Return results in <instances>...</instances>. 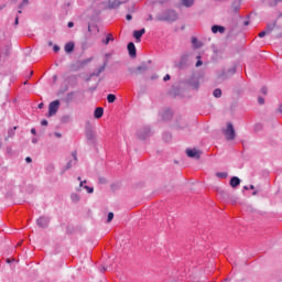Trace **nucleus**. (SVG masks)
I'll return each instance as SVG.
<instances>
[{
	"mask_svg": "<svg viewBox=\"0 0 282 282\" xmlns=\"http://www.w3.org/2000/svg\"><path fill=\"white\" fill-rule=\"evenodd\" d=\"M180 19V15L175 10H165L156 15V21H166L167 23H173Z\"/></svg>",
	"mask_w": 282,
	"mask_h": 282,
	"instance_id": "1",
	"label": "nucleus"
},
{
	"mask_svg": "<svg viewBox=\"0 0 282 282\" xmlns=\"http://www.w3.org/2000/svg\"><path fill=\"white\" fill-rule=\"evenodd\" d=\"M77 180H78V182H79V186H77V187L75 188L76 193H82V192H83V188H84V191H86V193H88L89 195H91V193H94V187L86 185V184H87V181H85V180L83 181V178H80V176L77 177Z\"/></svg>",
	"mask_w": 282,
	"mask_h": 282,
	"instance_id": "2",
	"label": "nucleus"
},
{
	"mask_svg": "<svg viewBox=\"0 0 282 282\" xmlns=\"http://www.w3.org/2000/svg\"><path fill=\"white\" fill-rule=\"evenodd\" d=\"M226 140H235V127L232 123H227V128L224 130Z\"/></svg>",
	"mask_w": 282,
	"mask_h": 282,
	"instance_id": "3",
	"label": "nucleus"
},
{
	"mask_svg": "<svg viewBox=\"0 0 282 282\" xmlns=\"http://www.w3.org/2000/svg\"><path fill=\"white\" fill-rule=\"evenodd\" d=\"M59 107H61V101L58 100L52 101L48 106V117L52 118V116H56V111H58Z\"/></svg>",
	"mask_w": 282,
	"mask_h": 282,
	"instance_id": "4",
	"label": "nucleus"
},
{
	"mask_svg": "<svg viewBox=\"0 0 282 282\" xmlns=\"http://www.w3.org/2000/svg\"><path fill=\"white\" fill-rule=\"evenodd\" d=\"M186 155H187V158H193L194 160H199V158L202 155V151H199L197 149H187Z\"/></svg>",
	"mask_w": 282,
	"mask_h": 282,
	"instance_id": "5",
	"label": "nucleus"
},
{
	"mask_svg": "<svg viewBox=\"0 0 282 282\" xmlns=\"http://www.w3.org/2000/svg\"><path fill=\"white\" fill-rule=\"evenodd\" d=\"M122 2L120 0H108L107 3L104 4V8H109V10H113L116 8H120Z\"/></svg>",
	"mask_w": 282,
	"mask_h": 282,
	"instance_id": "6",
	"label": "nucleus"
},
{
	"mask_svg": "<svg viewBox=\"0 0 282 282\" xmlns=\"http://www.w3.org/2000/svg\"><path fill=\"white\" fill-rule=\"evenodd\" d=\"M78 162V158L76 156V152L72 153V159L67 162L65 166V171H69L73 166H76V163Z\"/></svg>",
	"mask_w": 282,
	"mask_h": 282,
	"instance_id": "7",
	"label": "nucleus"
},
{
	"mask_svg": "<svg viewBox=\"0 0 282 282\" xmlns=\"http://www.w3.org/2000/svg\"><path fill=\"white\" fill-rule=\"evenodd\" d=\"M86 140L88 144H96V133L91 130L86 132Z\"/></svg>",
	"mask_w": 282,
	"mask_h": 282,
	"instance_id": "8",
	"label": "nucleus"
},
{
	"mask_svg": "<svg viewBox=\"0 0 282 282\" xmlns=\"http://www.w3.org/2000/svg\"><path fill=\"white\" fill-rule=\"evenodd\" d=\"M128 52H129V55L131 56V58H135V56H137L135 44L133 42H130L128 44Z\"/></svg>",
	"mask_w": 282,
	"mask_h": 282,
	"instance_id": "9",
	"label": "nucleus"
},
{
	"mask_svg": "<svg viewBox=\"0 0 282 282\" xmlns=\"http://www.w3.org/2000/svg\"><path fill=\"white\" fill-rule=\"evenodd\" d=\"M50 223V219L47 217H40L36 220L37 226H40V228H45V226H47V224Z\"/></svg>",
	"mask_w": 282,
	"mask_h": 282,
	"instance_id": "10",
	"label": "nucleus"
},
{
	"mask_svg": "<svg viewBox=\"0 0 282 282\" xmlns=\"http://www.w3.org/2000/svg\"><path fill=\"white\" fill-rule=\"evenodd\" d=\"M212 32H213V34H217V32H219L220 34H224L226 32V28H224L221 25H213Z\"/></svg>",
	"mask_w": 282,
	"mask_h": 282,
	"instance_id": "11",
	"label": "nucleus"
},
{
	"mask_svg": "<svg viewBox=\"0 0 282 282\" xmlns=\"http://www.w3.org/2000/svg\"><path fill=\"white\" fill-rule=\"evenodd\" d=\"M239 184H241V180L237 176H232L230 180V187L237 188V186H239Z\"/></svg>",
	"mask_w": 282,
	"mask_h": 282,
	"instance_id": "12",
	"label": "nucleus"
},
{
	"mask_svg": "<svg viewBox=\"0 0 282 282\" xmlns=\"http://www.w3.org/2000/svg\"><path fill=\"white\" fill-rule=\"evenodd\" d=\"M192 45L195 47V50H199V47L204 46V43L202 41H198L197 37H192Z\"/></svg>",
	"mask_w": 282,
	"mask_h": 282,
	"instance_id": "13",
	"label": "nucleus"
},
{
	"mask_svg": "<svg viewBox=\"0 0 282 282\" xmlns=\"http://www.w3.org/2000/svg\"><path fill=\"white\" fill-rule=\"evenodd\" d=\"M189 87H192V89H195L197 91V89H199V79L192 78L189 80Z\"/></svg>",
	"mask_w": 282,
	"mask_h": 282,
	"instance_id": "14",
	"label": "nucleus"
},
{
	"mask_svg": "<svg viewBox=\"0 0 282 282\" xmlns=\"http://www.w3.org/2000/svg\"><path fill=\"white\" fill-rule=\"evenodd\" d=\"M147 32V30L141 29L139 31H134L133 32V36L137 41H140V39H142V35Z\"/></svg>",
	"mask_w": 282,
	"mask_h": 282,
	"instance_id": "15",
	"label": "nucleus"
},
{
	"mask_svg": "<svg viewBox=\"0 0 282 282\" xmlns=\"http://www.w3.org/2000/svg\"><path fill=\"white\" fill-rule=\"evenodd\" d=\"M70 202L73 204H78V202H80V194L78 193H72L70 194Z\"/></svg>",
	"mask_w": 282,
	"mask_h": 282,
	"instance_id": "16",
	"label": "nucleus"
},
{
	"mask_svg": "<svg viewBox=\"0 0 282 282\" xmlns=\"http://www.w3.org/2000/svg\"><path fill=\"white\" fill-rule=\"evenodd\" d=\"M64 50L66 54H70V52H74V42L66 43Z\"/></svg>",
	"mask_w": 282,
	"mask_h": 282,
	"instance_id": "17",
	"label": "nucleus"
},
{
	"mask_svg": "<svg viewBox=\"0 0 282 282\" xmlns=\"http://www.w3.org/2000/svg\"><path fill=\"white\" fill-rule=\"evenodd\" d=\"M105 113V109L98 107L95 109V112H94V117L98 119H100L101 116H104Z\"/></svg>",
	"mask_w": 282,
	"mask_h": 282,
	"instance_id": "18",
	"label": "nucleus"
},
{
	"mask_svg": "<svg viewBox=\"0 0 282 282\" xmlns=\"http://www.w3.org/2000/svg\"><path fill=\"white\" fill-rule=\"evenodd\" d=\"M28 6H30V0H22V2L19 4V14H21V10H23V8H28Z\"/></svg>",
	"mask_w": 282,
	"mask_h": 282,
	"instance_id": "19",
	"label": "nucleus"
},
{
	"mask_svg": "<svg viewBox=\"0 0 282 282\" xmlns=\"http://www.w3.org/2000/svg\"><path fill=\"white\" fill-rule=\"evenodd\" d=\"M182 3L185 8H192V6L195 3V0H182Z\"/></svg>",
	"mask_w": 282,
	"mask_h": 282,
	"instance_id": "20",
	"label": "nucleus"
},
{
	"mask_svg": "<svg viewBox=\"0 0 282 282\" xmlns=\"http://www.w3.org/2000/svg\"><path fill=\"white\" fill-rule=\"evenodd\" d=\"M186 61H188V55H182L181 56V62L178 64V67H184V65H186Z\"/></svg>",
	"mask_w": 282,
	"mask_h": 282,
	"instance_id": "21",
	"label": "nucleus"
},
{
	"mask_svg": "<svg viewBox=\"0 0 282 282\" xmlns=\"http://www.w3.org/2000/svg\"><path fill=\"white\" fill-rule=\"evenodd\" d=\"M216 177H219V180H226V177H228V173L227 172H217Z\"/></svg>",
	"mask_w": 282,
	"mask_h": 282,
	"instance_id": "22",
	"label": "nucleus"
},
{
	"mask_svg": "<svg viewBox=\"0 0 282 282\" xmlns=\"http://www.w3.org/2000/svg\"><path fill=\"white\" fill-rule=\"evenodd\" d=\"M113 41V35H111V33H109L106 37V40L102 41L104 45H109V42Z\"/></svg>",
	"mask_w": 282,
	"mask_h": 282,
	"instance_id": "23",
	"label": "nucleus"
},
{
	"mask_svg": "<svg viewBox=\"0 0 282 282\" xmlns=\"http://www.w3.org/2000/svg\"><path fill=\"white\" fill-rule=\"evenodd\" d=\"M213 96L215 98H221V89L217 88L214 90Z\"/></svg>",
	"mask_w": 282,
	"mask_h": 282,
	"instance_id": "24",
	"label": "nucleus"
},
{
	"mask_svg": "<svg viewBox=\"0 0 282 282\" xmlns=\"http://www.w3.org/2000/svg\"><path fill=\"white\" fill-rule=\"evenodd\" d=\"M107 101L108 102H116V95H113V94H109L108 96H107Z\"/></svg>",
	"mask_w": 282,
	"mask_h": 282,
	"instance_id": "25",
	"label": "nucleus"
},
{
	"mask_svg": "<svg viewBox=\"0 0 282 282\" xmlns=\"http://www.w3.org/2000/svg\"><path fill=\"white\" fill-rule=\"evenodd\" d=\"M231 8H232L234 12H239L241 6L239 3H236V4L234 3Z\"/></svg>",
	"mask_w": 282,
	"mask_h": 282,
	"instance_id": "26",
	"label": "nucleus"
},
{
	"mask_svg": "<svg viewBox=\"0 0 282 282\" xmlns=\"http://www.w3.org/2000/svg\"><path fill=\"white\" fill-rule=\"evenodd\" d=\"M113 220V213H109L108 214V218H107V223L109 224V223H111Z\"/></svg>",
	"mask_w": 282,
	"mask_h": 282,
	"instance_id": "27",
	"label": "nucleus"
},
{
	"mask_svg": "<svg viewBox=\"0 0 282 282\" xmlns=\"http://www.w3.org/2000/svg\"><path fill=\"white\" fill-rule=\"evenodd\" d=\"M258 102H259V105H264L265 104V99H263V97H259L258 98Z\"/></svg>",
	"mask_w": 282,
	"mask_h": 282,
	"instance_id": "28",
	"label": "nucleus"
},
{
	"mask_svg": "<svg viewBox=\"0 0 282 282\" xmlns=\"http://www.w3.org/2000/svg\"><path fill=\"white\" fill-rule=\"evenodd\" d=\"M265 34H268V32L262 31V32L259 33V37H260V39H263V37L265 36Z\"/></svg>",
	"mask_w": 282,
	"mask_h": 282,
	"instance_id": "29",
	"label": "nucleus"
},
{
	"mask_svg": "<svg viewBox=\"0 0 282 282\" xmlns=\"http://www.w3.org/2000/svg\"><path fill=\"white\" fill-rule=\"evenodd\" d=\"M53 51H54V52H59V51H61V47H59L58 45H54V46H53Z\"/></svg>",
	"mask_w": 282,
	"mask_h": 282,
	"instance_id": "30",
	"label": "nucleus"
},
{
	"mask_svg": "<svg viewBox=\"0 0 282 282\" xmlns=\"http://www.w3.org/2000/svg\"><path fill=\"white\" fill-rule=\"evenodd\" d=\"M163 80L166 83V80H171V75H165L164 77H163Z\"/></svg>",
	"mask_w": 282,
	"mask_h": 282,
	"instance_id": "31",
	"label": "nucleus"
},
{
	"mask_svg": "<svg viewBox=\"0 0 282 282\" xmlns=\"http://www.w3.org/2000/svg\"><path fill=\"white\" fill-rule=\"evenodd\" d=\"M203 64H204V63H203L200 59H198V61L196 62V67H202Z\"/></svg>",
	"mask_w": 282,
	"mask_h": 282,
	"instance_id": "32",
	"label": "nucleus"
},
{
	"mask_svg": "<svg viewBox=\"0 0 282 282\" xmlns=\"http://www.w3.org/2000/svg\"><path fill=\"white\" fill-rule=\"evenodd\" d=\"M54 135L55 138H63V134H61V132H55Z\"/></svg>",
	"mask_w": 282,
	"mask_h": 282,
	"instance_id": "33",
	"label": "nucleus"
},
{
	"mask_svg": "<svg viewBox=\"0 0 282 282\" xmlns=\"http://www.w3.org/2000/svg\"><path fill=\"white\" fill-rule=\"evenodd\" d=\"M261 93L264 95L268 94V88H265V87L261 88Z\"/></svg>",
	"mask_w": 282,
	"mask_h": 282,
	"instance_id": "34",
	"label": "nucleus"
},
{
	"mask_svg": "<svg viewBox=\"0 0 282 282\" xmlns=\"http://www.w3.org/2000/svg\"><path fill=\"white\" fill-rule=\"evenodd\" d=\"M41 124L42 127H47V120H42Z\"/></svg>",
	"mask_w": 282,
	"mask_h": 282,
	"instance_id": "35",
	"label": "nucleus"
},
{
	"mask_svg": "<svg viewBox=\"0 0 282 282\" xmlns=\"http://www.w3.org/2000/svg\"><path fill=\"white\" fill-rule=\"evenodd\" d=\"M25 162H26L28 164L32 163V158L28 156V158L25 159Z\"/></svg>",
	"mask_w": 282,
	"mask_h": 282,
	"instance_id": "36",
	"label": "nucleus"
},
{
	"mask_svg": "<svg viewBox=\"0 0 282 282\" xmlns=\"http://www.w3.org/2000/svg\"><path fill=\"white\" fill-rule=\"evenodd\" d=\"M126 19H127V21H131V19H133V18L131 17V14H127Z\"/></svg>",
	"mask_w": 282,
	"mask_h": 282,
	"instance_id": "37",
	"label": "nucleus"
},
{
	"mask_svg": "<svg viewBox=\"0 0 282 282\" xmlns=\"http://www.w3.org/2000/svg\"><path fill=\"white\" fill-rule=\"evenodd\" d=\"M31 133H32L33 135H36V129H35V128H32V129H31Z\"/></svg>",
	"mask_w": 282,
	"mask_h": 282,
	"instance_id": "38",
	"label": "nucleus"
},
{
	"mask_svg": "<svg viewBox=\"0 0 282 282\" xmlns=\"http://www.w3.org/2000/svg\"><path fill=\"white\" fill-rule=\"evenodd\" d=\"M102 72H105V65L99 68L98 74H100V73H102Z\"/></svg>",
	"mask_w": 282,
	"mask_h": 282,
	"instance_id": "39",
	"label": "nucleus"
},
{
	"mask_svg": "<svg viewBox=\"0 0 282 282\" xmlns=\"http://www.w3.org/2000/svg\"><path fill=\"white\" fill-rule=\"evenodd\" d=\"M100 184H106L107 181L105 178H99Z\"/></svg>",
	"mask_w": 282,
	"mask_h": 282,
	"instance_id": "40",
	"label": "nucleus"
},
{
	"mask_svg": "<svg viewBox=\"0 0 282 282\" xmlns=\"http://www.w3.org/2000/svg\"><path fill=\"white\" fill-rule=\"evenodd\" d=\"M142 69H147V67H144V66H139V67H138V70H139V72H142Z\"/></svg>",
	"mask_w": 282,
	"mask_h": 282,
	"instance_id": "41",
	"label": "nucleus"
},
{
	"mask_svg": "<svg viewBox=\"0 0 282 282\" xmlns=\"http://www.w3.org/2000/svg\"><path fill=\"white\" fill-rule=\"evenodd\" d=\"M36 142H39V139L33 138V139H32V143H33V144H36Z\"/></svg>",
	"mask_w": 282,
	"mask_h": 282,
	"instance_id": "42",
	"label": "nucleus"
},
{
	"mask_svg": "<svg viewBox=\"0 0 282 282\" xmlns=\"http://www.w3.org/2000/svg\"><path fill=\"white\" fill-rule=\"evenodd\" d=\"M147 21H153V15L150 14V15L148 17Z\"/></svg>",
	"mask_w": 282,
	"mask_h": 282,
	"instance_id": "43",
	"label": "nucleus"
},
{
	"mask_svg": "<svg viewBox=\"0 0 282 282\" xmlns=\"http://www.w3.org/2000/svg\"><path fill=\"white\" fill-rule=\"evenodd\" d=\"M74 26V22H68V28H73Z\"/></svg>",
	"mask_w": 282,
	"mask_h": 282,
	"instance_id": "44",
	"label": "nucleus"
},
{
	"mask_svg": "<svg viewBox=\"0 0 282 282\" xmlns=\"http://www.w3.org/2000/svg\"><path fill=\"white\" fill-rule=\"evenodd\" d=\"M15 25H19V18H15Z\"/></svg>",
	"mask_w": 282,
	"mask_h": 282,
	"instance_id": "45",
	"label": "nucleus"
},
{
	"mask_svg": "<svg viewBox=\"0 0 282 282\" xmlns=\"http://www.w3.org/2000/svg\"><path fill=\"white\" fill-rule=\"evenodd\" d=\"M39 109H43V104H39Z\"/></svg>",
	"mask_w": 282,
	"mask_h": 282,
	"instance_id": "46",
	"label": "nucleus"
},
{
	"mask_svg": "<svg viewBox=\"0 0 282 282\" xmlns=\"http://www.w3.org/2000/svg\"><path fill=\"white\" fill-rule=\"evenodd\" d=\"M279 111L280 113H282V105L279 107Z\"/></svg>",
	"mask_w": 282,
	"mask_h": 282,
	"instance_id": "47",
	"label": "nucleus"
},
{
	"mask_svg": "<svg viewBox=\"0 0 282 282\" xmlns=\"http://www.w3.org/2000/svg\"><path fill=\"white\" fill-rule=\"evenodd\" d=\"M250 189H251V191H254V185H250Z\"/></svg>",
	"mask_w": 282,
	"mask_h": 282,
	"instance_id": "48",
	"label": "nucleus"
},
{
	"mask_svg": "<svg viewBox=\"0 0 282 282\" xmlns=\"http://www.w3.org/2000/svg\"><path fill=\"white\" fill-rule=\"evenodd\" d=\"M248 188H249L248 186H245V187H243L245 191H248Z\"/></svg>",
	"mask_w": 282,
	"mask_h": 282,
	"instance_id": "49",
	"label": "nucleus"
},
{
	"mask_svg": "<svg viewBox=\"0 0 282 282\" xmlns=\"http://www.w3.org/2000/svg\"><path fill=\"white\" fill-rule=\"evenodd\" d=\"M105 270H107V269L102 268L101 272H105Z\"/></svg>",
	"mask_w": 282,
	"mask_h": 282,
	"instance_id": "50",
	"label": "nucleus"
},
{
	"mask_svg": "<svg viewBox=\"0 0 282 282\" xmlns=\"http://www.w3.org/2000/svg\"><path fill=\"white\" fill-rule=\"evenodd\" d=\"M252 195H257V192H253Z\"/></svg>",
	"mask_w": 282,
	"mask_h": 282,
	"instance_id": "51",
	"label": "nucleus"
},
{
	"mask_svg": "<svg viewBox=\"0 0 282 282\" xmlns=\"http://www.w3.org/2000/svg\"><path fill=\"white\" fill-rule=\"evenodd\" d=\"M48 45H52V42H50Z\"/></svg>",
	"mask_w": 282,
	"mask_h": 282,
	"instance_id": "52",
	"label": "nucleus"
}]
</instances>
